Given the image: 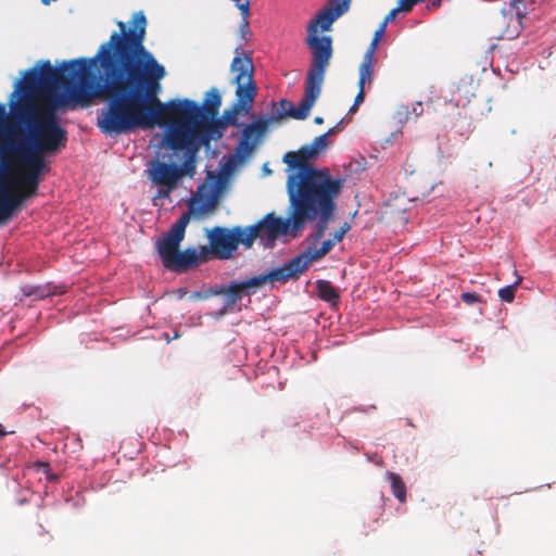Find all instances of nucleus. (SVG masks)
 Instances as JSON below:
<instances>
[{"label":"nucleus","mask_w":556,"mask_h":556,"mask_svg":"<svg viewBox=\"0 0 556 556\" xmlns=\"http://www.w3.org/2000/svg\"><path fill=\"white\" fill-rule=\"evenodd\" d=\"M241 111H244V109H239V106L235 103L233 104V108L230 109V110H226L224 111L220 121L223 122L224 125L226 126H238V114L241 112Z\"/></svg>","instance_id":"nucleus-22"},{"label":"nucleus","mask_w":556,"mask_h":556,"mask_svg":"<svg viewBox=\"0 0 556 556\" xmlns=\"http://www.w3.org/2000/svg\"><path fill=\"white\" fill-rule=\"evenodd\" d=\"M342 187L332 188L321 192L290 200V208L294 210V217L300 214L298 229H294V238L299 237L308 222L318 219L314 242H318L325 235L328 223L331 219Z\"/></svg>","instance_id":"nucleus-7"},{"label":"nucleus","mask_w":556,"mask_h":556,"mask_svg":"<svg viewBox=\"0 0 556 556\" xmlns=\"http://www.w3.org/2000/svg\"><path fill=\"white\" fill-rule=\"evenodd\" d=\"M22 106V100L11 106L9 116L5 105L0 103V161H10L12 149L21 126L20 118H16V112Z\"/></svg>","instance_id":"nucleus-15"},{"label":"nucleus","mask_w":556,"mask_h":556,"mask_svg":"<svg viewBox=\"0 0 556 556\" xmlns=\"http://www.w3.org/2000/svg\"><path fill=\"white\" fill-rule=\"evenodd\" d=\"M412 9L408 7V5H404L403 4V0H400L399 3H397V7L393 8L383 18L382 21V24L383 25H388L389 23L393 22L394 18L396 17V15L400 13V12H404V13H408L410 12Z\"/></svg>","instance_id":"nucleus-24"},{"label":"nucleus","mask_w":556,"mask_h":556,"mask_svg":"<svg viewBox=\"0 0 556 556\" xmlns=\"http://www.w3.org/2000/svg\"><path fill=\"white\" fill-rule=\"evenodd\" d=\"M316 289L319 299L331 305H337L340 299L338 290L328 280H317Z\"/></svg>","instance_id":"nucleus-19"},{"label":"nucleus","mask_w":556,"mask_h":556,"mask_svg":"<svg viewBox=\"0 0 556 556\" xmlns=\"http://www.w3.org/2000/svg\"><path fill=\"white\" fill-rule=\"evenodd\" d=\"M414 112H416V115H419L418 109H414Z\"/></svg>","instance_id":"nucleus-45"},{"label":"nucleus","mask_w":556,"mask_h":556,"mask_svg":"<svg viewBox=\"0 0 556 556\" xmlns=\"http://www.w3.org/2000/svg\"><path fill=\"white\" fill-rule=\"evenodd\" d=\"M231 72L235 74L233 83L237 85L236 89V104L239 109L249 111L252 106L257 88L253 79V63L251 58L238 54L231 62Z\"/></svg>","instance_id":"nucleus-10"},{"label":"nucleus","mask_w":556,"mask_h":556,"mask_svg":"<svg viewBox=\"0 0 556 556\" xmlns=\"http://www.w3.org/2000/svg\"><path fill=\"white\" fill-rule=\"evenodd\" d=\"M344 13L328 3L307 25L306 43L312 50V64L309 67L326 73L332 56V39L330 36H318L319 30L328 31L332 24Z\"/></svg>","instance_id":"nucleus-8"},{"label":"nucleus","mask_w":556,"mask_h":556,"mask_svg":"<svg viewBox=\"0 0 556 556\" xmlns=\"http://www.w3.org/2000/svg\"><path fill=\"white\" fill-rule=\"evenodd\" d=\"M358 106H354V104L350 108V113H355L357 111Z\"/></svg>","instance_id":"nucleus-43"},{"label":"nucleus","mask_w":556,"mask_h":556,"mask_svg":"<svg viewBox=\"0 0 556 556\" xmlns=\"http://www.w3.org/2000/svg\"><path fill=\"white\" fill-rule=\"evenodd\" d=\"M207 292L203 295L202 293L200 292H193L191 295H190V299L192 300H200V299H203V298H207Z\"/></svg>","instance_id":"nucleus-38"},{"label":"nucleus","mask_w":556,"mask_h":556,"mask_svg":"<svg viewBox=\"0 0 556 556\" xmlns=\"http://www.w3.org/2000/svg\"><path fill=\"white\" fill-rule=\"evenodd\" d=\"M236 5L241 12L242 21H243V27H249V21L248 17L250 15V3L249 0H233Z\"/></svg>","instance_id":"nucleus-25"},{"label":"nucleus","mask_w":556,"mask_h":556,"mask_svg":"<svg viewBox=\"0 0 556 556\" xmlns=\"http://www.w3.org/2000/svg\"><path fill=\"white\" fill-rule=\"evenodd\" d=\"M521 279H522L521 277H518L515 283L500 289L498 290L500 299L504 302L511 303L515 299L516 288L521 282Z\"/></svg>","instance_id":"nucleus-23"},{"label":"nucleus","mask_w":556,"mask_h":556,"mask_svg":"<svg viewBox=\"0 0 556 556\" xmlns=\"http://www.w3.org/2000/svg\"><path fill=\"white\" fill-rule=\"evenodd\" d=\"M167 147L177 152L185 151V161L181 166L177 165L179 179L186 175L192 177L197 167V155L202 148L192 137L178 129H170L166 136Z\"/></svg>","instance_id":"nucleus-14"},{"label":"nucleus","mask_w":556,"mask_h":556,"mask_svg":"<svg viewBox=\"0 0 556 556\" xmlns=\"http://www.w3.org/2000/svg\"><path fill=\"white\" fill-rule=\"evenodd\" d=\"M301 152L304 154V157L309 162L311 159H314L318 155V152L311 144L303 146Z\"/></svg>","instance_id":"nucleus-32"},{"label":"nucleus","mask_w":556,"mask_h":556,"mask_svg":"<svg viewBox=\"0 0 556 556\" xmlns=\"http://www.w3.org/2000/svg\"><path fill=\"white\" fill-rule=\"evenodd\" d=\"M226 128L227 126L216 116L188 121L187 125L179 130L192 137L200 146H207L212 139H220Z\"/></svg>","instance_id":"nucleus-16"},{"label":"nucleus","mask_w":556,"mask_h":556,"mask_svg":"<svg viewBox=\"0 0 556 556\" xmlns=\"http://www.w3.org/2000/svg\"><path fill=\"white\" fill-rule=\"evenodd\" d=\"M376 60L371 59H365L363 58V61L358 68V86H370L374 81V66H375Z\"/></svg>","instance_id":"nucleus-20"},{"label":"nucleus","mask_w":556,"mask_h":556,"mask_svg":"<svg viewBox=\"0 0 556 556\" xmlns=\"http://www.w3.org/2000/svg\"><path fill=\"white\" fill-rule=\"evenodd\" d=\"M38 467L42 468L49 481H56L59 479L56 475L50 472V465L48 463H38Z\"/></svg>","instance_id":"nucleus-33"},{"label":"nucleus","mask_w":556,"mask_h":556,"mask_svg":"<svg viewBox=\"0 0 556 556\" xmlns=\"http://www.w3.org/2000/svg\"><path fill=\"white\" fill-rule=\"evenodd\" d=\"M280 281L282 278L277 273V268L270 270L265 275L254 276L242 282H230L228 286H220L218 288H212L207 291V295H225V306L220 314L226 313L232 308L235 304L240 302L243 298V293L250 289H257L266 282Z\"/></svg>","instance_id":"nucleus-12"},{"label":"nucleus","mask_w":556,"mask_h":556,"mask_svg":"<svg viewBox=\"0 0 556 556\" xmlns=\"http://www.w3.org/2000/svg\"><path fill=\"white\" fill-rule=\"evenodd\" d=\"M8 432L4 430L3 426L0 424V438L4 437Z\"/></svg>","instance_id":"nucleus-41"},{"label":"nucleus","mask_w":556,"mask_h":556,"mask_svg":"<svg viewBox=\"0 0 556 556\" xmlns=\"http://www.w3.org/2000/svg\"><path fill=\"white\" fill-rule=\"evenodd\" d=\"M414 112H416V115H419L418 109H414Z\"/></svg>","instance_id":"nucleus-46"},{"label":"nucleus","mask_w":556,"mask_h":556,"mask_svg":"<svg viewBox=\"0 0 556 556\" xmlns=\"http://www.w3.org/2000/svg\"><path fill=\"white\" fill-rule=\"evenodd\" d=\"M388 479L391 484L392 494L401 502L406 501V485L401 476L395 472H389Z\"/></svg>","instance_id":"nucleus-21"},{"label":"nucleus","mask_w":556,"mask_h":556,"mask_svg":"<svg viewBox=\"0 0 556 556\" xmlns=\"http://www.w3.org/2000/svg\"><path fill=\"white\" fill-rule=\"evenodd\" d=\"M424 1H425V0H403V4H404V5H405V4H406V5H408V7L413 10V8H414L416 4H418V3H420V2H424Z\"/></svg>","instance_id":"nucleus-37"},{"label":"nucleus","mask_w":556,"mask_h":556,"mask_svg":"<svg viewBox=\"0 0 556 556\" xmlns=\"http://www.w3.org/2000/svg\"><path fill=\"white\" fill-rule=\"evenodd\" d=\"M379 41L380 40H376L372 38L367 51L365 52L364 56L365 59H371V60H376L375 59V53L377 51V48H378V45H379Z\"/></svg>","instance_id":"nucleus-31"},{"label":"nucleus","mask_w":556,"mask_h":556,"mask_svg":"<svg viewBox=\"0 0 556 556\" xmlns=\"http://www.w3.org/2000/svg\"><path fill=\"white\" fill-rule=\"evenodd\" d=\"M150 179L159 187L175 189L179 181V174L176 164H168L161 161L152 162L150 168Z\"/></svg>","instance_id":"nucleus-17"},{"label":"nucleus","mask_w":556,"mask_h":556,"mask_svg":"<svg viewBox=\"0 0 556 556\" xmlns=\"http://www.w3.org/2000/svg\"><path fill=\"white\" fill-rule=\"evenodd\" d=\"M283 162L296 169L287 179L289 201L337 187H343L340 178H332L327 169H316L304 157L301 150L288 152Z\"/></svg>","instance_id":"nucleus-6"},{"label":"nucleus","mask_w":556,"mask_h":556,"mask_svg":"<svg viewBox=\"0 0 556 556\" xmlns=\"http://www.w3.org/2000/svg\"><path fill=\"white\" fill-rule=\"evenodd\" d=\"M352 0H329V3H333V7L346 13L350 9Z\"/></svg>","instance_id":"nucleus-29"},{"label":"nucleus","mask_w":556,"mask_h":556,"mask_svg":"<svg viewBox=\"0 0 556 556\" xmlns=\"http://www.w3.org/2000/svg\"><path fill=\"white\" fill-rule=\"evenodd\" d=\"M300 214L299 212L298 216L294 217V210H291L288 218H281L277 217L275 213H268L256 224L243 227L245 233L244 247L250 249L254 241L260 239L265 248H271L279 237L291 236L294 238V229L299 227Z\"/></svg>","instance_id":"nucleus-9"},{"label":"nucleus","mask_w":556,"mask_h":556,"mask_svg":"<svg viewBox=\"0 0 556 556\" xmlns=\"http://www.w3.org/2000/svg\"><path fill=\"white\" fill-rule=\"evenodd\" d=\"M351 229V225L345 222L339 230H337L333 235V239L334 241L337 242H340L342 241V239L344 238L345 233Z\"/></svg>","instance_id":"nucleus-30"},{"label":"nucleus","mask_w":556,"mask_h":556,"mask_svg":"<svg viewBox=\"0 0 556 556\" xmlns=\"http://www.w3.org/2000/svg\"><path fill=\"white\" fill-rule=\"evenodd\" d=\"M440 5H441V0H434L432 2V7H434V8H439Z\"/></svg>","instance_id":"nucleus-42"},{"label":"nucleus","mask_w":556,"mask_h":556,"mask_svg":"<svg viewBox=\"0 0 556 556\" xmlns=\"http://www.w3.org/2000/svg\"><path fill=\"white\" fill-rule=\"evenodd\" d=\"M43 177L17 164L11 172V161H0V224L5 223L24 201L37 194Z\"/></svg>","instance_id":"nucleus-5"},{"label":"nucleus","mask_w":556,"mask_h":556,"mask_svg":"<svg viewBox=\"0 0 556 556\" xmlns=\"http://www.w3.org/2000/svg\"><path fill=\"white\" fill-rule=\"evenodd\" d=\"M316 243L317 242H313L302 253L291 258L283 266L277 268V273L280 274L283 283L292 279H298L307 270L311 264L327 255L337 241H334V239L325 240L319 248Z\"/></svg>","instance_id":"nucleus-11"},{"label":"nucleus","mask_w":556,"mask_h":556,"mask_svg":"<svg viewBox=\"0 0 556 556\" xmlns=\"http://www.w3.org/2000/svg\"><path fill=\"white\" fill-rule=\"evenodd\" d=\"M244 229L236 226L231 229L216 226L208 233L210 255L218 260H228L237 251L238 245H244Z\"/></svg>","instance_id":"nucleus-13"},{"label":"nucleus","mask_w":556,"mask_h":556,"mask_svg":"<svg viewBox=\"0 0 556 556\" xmlns=\"http://www.w3.org/2000/svg\"><path fill=\"white\" fill-rule=\"evenodd\" d=\"M177 293H178V296L181 299L182 296H185L187 294V289L185 288H179L177 290Z\"/></svg>","instance_id":"nucleus-39"},{"label":"nucleus","mask_w":556,"mask_h":556,"mask_svg":"<svg viewBox=\"0 0 556 556\" xmlns=\"http://www.w3.org/2000/svg\"><path fill=\"white\" fill-rule=\"evenodd\" d=\"M23 293L26 296H35L36 299H43L49 295V293L45 292L42 288L29 286L23 288Z\"/></svg>","instance_id":"nucleus-27"},{"label":"nucleus","mask_w":556,"mask_h":556,"mask_svg":"<svg viewBox=\"0 0 556 556\" xmlns=\"http://www.w3.org/2000/svg\"><path fill=\"white\" fill-rule=\"evenodd\" d=\"M358 89L359 90L354 99V106H359L365 100V94H366L365 87L358 86Z\"/></svg>","instance_id":"nucleus-34"},{"label":"nucleus","mask_w":556,"mask_h":556,"mask_svg":"<svg viewBox=\"0 0 556 556\" xmlns=\"http://www.w3.org/2000/svg\"><path fill=\"white\" fill-rule=\"evenodd\" d=\"M386 28H387V26L381 23L380 26L378 27V29L374 34V39L381 40V38L383 37V35L386 33Z\"/></svg>","instance_id":"nucleus-36"},{"label":"nucleus","mask_w":556,"mask_h":556,"mask_svg":"<svg viewBox=\"0 0 556 556\" xmlns=\"http://www.w3.org/2000/svg\"><path fill=\"white\" fill-rule=\"evenodd\" d=\"M462 300L466 303V304H475V303H478L481 301V298L479 294H477L476 292H464L462 295H460Z\"/></svg>","instance_id":"nucleus-28"},{"label":"nucleus","mask_w":556,"mask_h":556,"mask_svg":"<svg viewBox=\"0 0 556 556\" xmlns=\"http://www.w3.org/2000/svg\"><path fill=\"white\" fill-rule=\"evenodd\" d=\"M414 112H416V115H419L418 109H414Z\"/></svg>","instance_id":"nucleus-44"},{"label":"nucleus","mask_w":556,"mask_h":556,"mask_svg":"<svg viewBox=\"0 0 556 556\" xmlns=\"http://www.w3.org/2000/svg\"><path fill=\"white\" fill-rule=\"evenodd\" d=\"M194 112L190 113L188 121H195L202 117H216L222 105V96L217 88H211L206 93L202 105L193 101Z\"/></svg>","instance_id":"nucleus-18"},{"label":"nucleus","mask_w":556,"mask_h":556,"mask_svg":"<svg viewBox=\"0 0 556 556\" xmlns=\"http://www.w3.org/2000/svg\"><path fill=\"white\" fill-rule=\"evenodd\" d=\"M217 201V193L212 187L205 184L198 187L197 194L188 202L189 212L182 213L167 233L156 242L157 253L165 268L184 273L210 260L207 247H201L199 251L195 248L180 251L179 247L185 239L190 215L201 216L214 210Z\"/></svg>","instance_id":"nucleus-3"},{"label":"nucleus","mask_w":556,"mask_h":556,"mask_svg":"<svg viewBox=\"0 0 556 556\" xmlns=\"http://www.w3.org/2000/svg\"><path fill=\"white\" fill-rule=\"evenodd\" d=\"M314 122H315L316 124H323V123H324V118H323V117H320V116H316V117L314 118Z\"/></svg>","instance_id":"nucleus-40"},{"label":"nucleus","mask_w":556,"mask_h":556,"mask_svg":"<svg viewBox=\"0 0 556 556\" xmlns=\"http://www.w3.org/2000/svg\"><path fill=\"white\" fill-rule=\"evenodd\" d=\"M324 78V73L309 67L305 80L304 96L299 105L294 106L287 99H281L278 103H273L274 106L278 108L275 114H273L268 121L261 118L253 122L252 124L247 125L243 128L242 136L238 144V150L243 153L252 152L258 139L266 131L268 122H278L286 116L300 121L305 119L309 115L312 108L320 96Z\"/></svg>","instance_id":"nucleus-4"},{"label":"nucleus","mask_w":556,"mask_h":556,"mask_svg":"<svg viewBox=\"0 0 556 556\" xmlns=\"http://www.w3.org/2000/svg\"><path fill=\"white\" fill-rule=\"evenodd\" d=\"M117 26L119 31H114L93 56L105 75L101 96L106 104L98 113V128L113 136L164 126L168 122L176 123L172 129L185 127L187 115L195 106L189 99L163 103L157 98L166 72L143 45L147 27L143 12L132 15L130 28L122 21Z\"/></svg>","instance_id":"nucleus-1"},{"label":"nucleus","mask_w":556,"mask_h":556,"mask_svg":"<svg viewBox=\"0 0 556 556\" xmlns=\"http://www.w3.org/2000/svg\"><path fill=\"white\" fill-rule=\"evenodd\" d=\"M173 190L174 189H169L167 187H160V189L157 190V193H156V198H159V199L168 198Z\"/></svg>","instance_id":"nucleus-35"},{"label":"nucleus","mask_w":556,"mask_h":556,"mask_svg":"<svg viewBox=\"0 0 556 556\" xmlns=\"http://www.w3.org/2000/svg\"><path fill=\"white\" fill-rule=\"evenodd\" d=\"M332 134V129H330L328 132L326 134H323L318 137H316L313 142L311 143V146L313 148L316 149V151L319 153L321 152L323 150H325L328 146V140H327V137L328 135Z\"/></svg>","instance_id":"nucleus-26"},{"label":"nucleus","mask_w":556,"mask_h":556,"mask_svg":"<svg viewBox=\"0 0 556 556\" xmlns=\"http://www.w3.org/2000/svg\"><path fill=\"white\" fill-rule=\"evenodd\" d=\"M97 58L64 61L59 68L49 60L40 68H29L23 77L25 93H40L47 102L37 104L30 98L22 99L15 117L22 119L10 155V161L23 165L43 177L50 172L47 155H56L67 143V131L60 124L58 110L76 104L88 105L97 96Z\"/></svg>","instance_id":"nucleus-2"}]
</instances>
